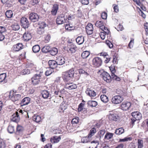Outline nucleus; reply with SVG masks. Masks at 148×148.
Segmentation results:
<instances>
[{"label":"nucleus","mask_w":148,"mask_h":148,"mask_svg":"<svg viewBox=\"0 0 148 148\" xmlns=\"http://www.w3.org/2000/svg\"><path fill=\"white\" fill-rule=\"evenodd\" d=\"M60 107L61 109L64 110L67 108V105L64 103H62L60 105Z\"/></svg>","instance_id":"nucleus-52"},{"label":"nucleus","mask_w":148,"mask_h":148,"mask_svg":"<svg viewBox=\"0 0 148 148\" xmlns=\"http://www.w3.org/2000/svg\"><path fill=\"white\" fill-rule=\"evenodd\" d=\"M56 61L58 64L60 65L63 64L65 62V58L63 57L60 56L57 57Z\"/></svg>","instance_id":"nucleus-20"},{"label":"nucleus","mask_w":148,"mask_h":148,"mask_svg":"<svg viewBox=\"0 0 148 148\" xmlns=\"http://www.w3.org/2000/svg\"><path fill=\"white\" fill-rule=\"evenodd\" d=\"M88 104L90 107H95L97 105V103L95 101H89L88 102Z\"/></svg>","instance_id":"nucleus-31"},{"label":"nucleus","mask_w":148,"mask_h":148,"mask_svg":"<svg viewBox=\"0 0 148 148\" xmlns=\"http://www.w3.org/2000/svg\"><path fill=\"white\" fill-rule=\"evenodd\" d=\"M124 131V129L121 127L116 130L115 132L116 134L119 135L123 133Z\"/></svg>","instance_id":"nucleus-37"},{"label":"nucleus","mask_w":148,"mask_h":148,"mask_svg":"<svg viewBox=\"0 0 148 148\" xmlns=\"http://www.w3.org/2000/svg\"><path fill=\"white\" fill-rule=\"evenodd\" d=\"M91 145L89 148H97L99 143L97 141H93L91 142Z\"/></svg>","instance_id":"nucleus-30"},{"label":"nucleus","mask_w":148,"mask_h":148,"mask_svg":"<svg viewBox=\"0 0 148 148\" xmlns=\"http://www.w3.org/2000/svg\"><path fill=\"white\" fill-rule=\"evenodd\" d=\"M112 77L113 79L117 81H119L121 80V78L119 77H118L116 75L114 74V73H112Z\"/></svg>","instance_id":"nucleus-50"},{"label":"nucleus","mask_w":148,"mask_h":148,"mask_svg":"<svg viewBox=\"0 0 148 148\" xmlns=\"http://www.w3.org/2000/svg\"><path fill=\"white\" fill-rule=\"evenodd\" d=\"M32 49L34 53H36L40 51V48L39 45H36L33 47Z\"/></svg>","instance_id":"nucleus-34"},{"label":"nucleus","mask_w":148,"mask_h":148,"mask_svg":"<svg viewBox=\"0 0 148 148\" xmlns=\"http://www.w3.org/2000/svg\"><path fill=\"white\" fill-rule=\"evenodd\" d=\"M20 21L21 25L23 28L26 29L29 27L30 23L26 18L24 17H22Z\"/></svg>","instance_id":"nucleus-5"},{"label":"nucleus","mask_w":148,"mask_h":148,"mask_svg":"<svg viewBox=\"0 0 148 148\" xmlns=\"http://www.w3.org/2000/svg\"><path fill=\"white\" fill-rule=\"evenodd\" d=\"M101 100L104 103H107L108 101V97L105 95H102L100 96Z\"/></svg>","instance_id":"nucleus-36"},{"label":"nucleus","mask_w":148,"mask_h":148,"mask_svg":"<svg viewBox=\"0 0 148 148\" xmlns=\"http://www.w3.org/2000/svg\"><path fill=\"white\" fill-rule=\"evenodd\" d=\"M131 106V103L130 102H123L121 106V109L123 110H128Z\"/></svg>","instance_id":"nucleus-12"},{"label":"nucleus","mask_w":148,"mask_h":148,"mask_svg":"<svg viewBox=\"0 0 148 148\" xmlns=\"http://www.w3.org/2000/svg\"><path fill=\"white\" fill-rule=\"evenodd\" d=\"M79 1L84 5H87L89 3L88 0H79Z\"/></svg>","instance_id":"nucleus-61"},{"label":"nucleus","mask_w":148,"mask_h":148,"mask_svg":"<svg viewBox=\"0 0 148 148\" xmlns=\"http://www.w3.org/2000/svg\"><path fill=\"white\" fill-rule=\"evenodd\" d=\"M5 15L8 18H11L12 17L13 13L11 10H7L5 12Z\"/></svg>","instance_id":"nucleus-41"},{"label":"nucleus","mask_w":148,"mask_h":148,"mask_svg":"<svg viewBox=\"0 0 148 148\" xmlns=\"http://www.w3.org/2000/svg\"><path fill=\"white\" fill-rule=\"evenodd\" d=\"M23 44L21 43H18L13 46L12 50L13 52L18 51L22 49L23 47Z\"/></svg>","instance_id":"nucleus-10"},{"label":"nucleus","mask_w":148,"mask_h":148,"mask_svg":"<svg viewBox=\"0 0 148 148\" xmlns=\"http://www.w3.org/2000/svg\"><path fill=\"white\" fill-rule=\"evenodd\" d=\"M83 106L84 104L82 103H80L79 106V107L78 109V111L79 112L81 111L83 109Z\"/></svg>","instance_id":"nucleus-60"},{"label":"nucleus","mask_w":148,"mask_h":148,"mask_svg":"<svg viewBox=\"0 0 148 148\" xmlns=\"http://www.w3.org/2000/svg\"><path fill=\"white\" fill-rule=\"evenodd\" d=\"M90 54V53L89 51H85L82 53V56L83 58H86L89 56Z\"/></svg>","instance_id":"nucleus-42"},{"label":"nucleus","mask_w":148,"mask_h":148,"mask_svg":"<svg viewBox=\"0 0 148 148\" xmlns=\"http://www.w3.org/2000/svg\"><path fill=\"white\" fill-rule=\"evenodd\" d=\"M23 39L24 41H28L32 38V34L30 31H28L24 34L23 36Z\"/></svg>","instance_id":"nucleus-14"},{"label":"nucleus","mask_w":148,"mask_h":148,"mask_svg":"<svg viewBox=\"0 0 148 148\" xmlns=\"http://www.w3.org/2000/svg\"><path fill=\"white\" fill-rule=\"evenodd\" d=\"M123 100V97L119 95H117L113 97L112 99V102L114 104H118L120 103Z\"/></svg>","instance_id":"nucleus-4"},{"label":"nucleus","mask_w":148,"mask_h":148,"mask_svg":"<svg viewBox=\"0 0 148 148\" xmlns=\"http://www.w3.org/2000/svg\"><path fill=\"white\" fill-rule=\"evenodd\" d=\"M103 29H101L106 34H108L109 33V30L108 28L106 27L104 25L103 27Z\"/></svg>","instance_id":"nucleus-53"},{"label":"nucleus","mask_w":148,"mask_h":148,"mask_svg":"<svg viewBox=\"0 0 148 148\" xmlns=\"http://www.w3.org/2000/svg\"><path fill=\"white\" fill-rule=\"evenodd\" d=\"M62 131L59 128L53 130V133L57 134H61L62 133Z\"/></svg>","instance_id":"nucleus-55"},{"label":"nucleus","mask_w":148,"mask_h":148,"mask_svg":"<svg viewBox=\"0 0 148 148\" xmlns=\"http://www.w3.org/2000/svg\"><path fill=\"white\" fill-rule=\"evenodd\" d=\"M102 76L104 80L108 83L111 82V77L109 74L106 72H103L102 74Z\"/></svg>","instance_id":"nucleus-13"},{"label":"nucleus","mask_w":148,"mask_h":148,"mask_svg":"<svg viewBox=\"0 0 148 148\" xmlns=\"http://www.w3.org/2000/svg\"><path fill=\"white\" fill-rule=\"evenodd\" d=\"M6 145L5 143L2 142L0 143V148H5Z\"/></svg>","instance_id":"nucleus-64"},{"label":"nucleus","mask_w":148,"mask_h":148,"mask_svg":"<svg viewBox=\"0 0 148 148\" xmlns=\"http://www.w3.org/2000/svg\"><path fill=\"white\" fill-rule=\"evenodd\" d=\"M79 121V118L77 117H75L72 120L71 123L72 124H77Z\"/></svg>","instance_id":"nucleus-48"},{"label":"nucleus","mask_w":148,"mask_h":148,"mask_svg":"<svg viewBox=\"0 0 148 148\" xmlns=\"http://www.w3.org/2000/svg\"><path fill=\"white\" fill-rule=\"evenodd\" d=\"M30 101V99L29 97H25L22 100L21 103V106H23L28 105Z\"/></svg>","instance_id":"nucleus-21"},{"label":"nucleus","mask_w":148,"mask_h":148,"mask_svg":"<svg viewBox=\"0 0 148 148\" xmlns=\"http://www.w3.org/2000/svg\"><path fill=\"white\" fill-rule=\"evenodd\" d=\"M113 136V133L107 132L105 136L104 139L106 140H109L111 139Z\"/></svg>","instance_id":"nucleus-32"},{"label":"nucleus","mask_w":148,"mask_h":148,"mask_svg":"<svg viewBox=\"0 0 148 148\" xmlns=\"http://www.w3.org/2000/svg\"><path fill=\"white\" fill-rule=\"evenodd\" d=\"M29 18L32 22H35L38 21L39 17L36 13H31L29 14Z\"/></svg>","instance_id":"nucleus-9"},{"label":"nucleus","mask_w":148,"mask_h":148,"mask_svg":"<svg viewBox=\"0 0 148 148\" xmlns=\"http://www.w3.org/2000/svg\"><path fill=\"white\" fill-rule=\"evenodd\" d=\"M53 72V69L50 68H49L45 72V75L47 76H49Z\"/></svg>","instance_id":"nucleus-47"},{"label":"nucleus","mask_w":148,"mask_h":148,"mask_svg":"<svg viewBox=\"0 0 148 148\" xmlns=\"http://www.w3.org/2000/svg\"><path fill=\"white\" fill-rule=\"evenodd\" d=\"M58 9V5L55 4L53 5L51 10V13L52 15H55L56 14Z\"/></svg>","instance_id":"nucleus-28"},{"label":"nucleus","mask_w":148,"mask_h":148,"mask_svg":"<svg viewBox=\"0 0 148 148\" xmlns=\"http://www.w3.org/2000/svg\"><path fill=\"white\" fill-rule=\"evenodd\" d=\"M30 73V70L27 69H23L21 72V73L23 75L29 74Z\"/></svg>","instance_id":"nucleus-49"},{"label":"nucleus","mask_w":148,"mask_h":148,"mask_svg":"<svg viewBox=\"0 0 148 148\" xmlns=\"http://www.w3.org/2000/svg\"><path fill=\"white\" fill-rule=\"evenodd\" d=\"M58 52V49L56 48H52L51 50L50 51V54L52 56H55L56 55Z\"/></svg>","instance_id":"nucleus-39"},{"label":"nucleus","mask_w":148,"mask_h":148,"mask_svg":"<svg viewBox=\"0 0 148 148\" xmlns=\"http://www.w3.org/2000/svg\"><path fill=\"white\" fill-rule=\"evenodd\" d=\"M12 120L14 122H18L20 120V117L18 114V112L17 111L14 113L12 116Z\"/></svg>","instance_id":"nucleus-19"},{"label":"nucleus","mask_w":148,"mask_h":148,"mask_svg":"<svg viewBox=\"0 0 148 148\" xmlns=\"http://www.w3.org/2000/svg\"><path fill=\"white\" fill-rule=\"evenodd\" d=\"M6 75L5 73H3L0 75V82L2 84L6 83L7 80L6 79Z\"/></svg>","instance_id":"nucleus-25"},{"label":"nucleus","mask_w":148,"mask_h":148,"mask_svg":"<svg viewBox=\"0 0 148 148\" xmlns=\"http://www.w3.org/2000/svg\"><path fill=\"white\" fill-rule=\"evenodd\" d=\"M106 130H100L98 133V135L100 137V139L102 138L106 133Z\"/></svg>","instance_id":"nucleus-46"},{"label":"nucleus","mask_w":148,"mask_h":148,"mask_svg":"<svg viewBox=\"0 0 148 148\" xmlns=\"http://www.w3.org/2000/svg\"><path fill=\"white\" fill-rule=\"evenodd\" d=\"M41 94L42 97L44 99L48 98L50 95L49 92L46 90L42 91Z\"/></svg>","instance_id":"nucleus-27"},{"label":"nucleus","mask_w":148,"mask_h":148,"mask_svg":"<svg viewBox=\"0 0 148 148\" xmlns=\"http://www.w3.org/2000/svg\"><path fill=\"white\" fill-rule=\"evenodd\" d=\"M77 47L75 45L71 44L68 45L67 51L71 53H75Z\"/></svg>","instance_id":"nucleus-17"},{"label":"nucleus","mask_w":148,"mask_h":148,"mask_svg":"<svg viewBox=\"0 0 148 148\" xmlns=\"http://www.w3.org/2000/svg\"><path fill=\"white\" fill-rule=\"evenodd\" d=\"M144 28L146 32V35H148V23H146L144 24Z\"/></svg>","instance_id":"nucleus-54"},{"label":"nucleus","mask_w":148,"mask_h":148,"mask_svg":"<svg viewBox=\"0 0 148 148\" xmlns=\"http://www.w3.org/2000/svg\"><path fill=\"white\" fill-rule=\"evenodd\" d=\"M104 58L105 59L104 62L106 63H107L110 60V58L109 57L108 55L106 57H104Z\"/></svg>","instance_id":"nucleus-62"},{"label":"nucleus","mask_w":148,"mask_h":148,"mask_svg":"<svg viewBox=\"0 0 148 148\" xmlns=\"http://www.w3.org/2000/svg\"><path fill=\"white\" fill-rule=\"evenodd\" d=\"M118 61L117 58L116 57L115 55L113 56V60L112 62L113 64H116Z\"/></svg>","instance_id":"nucleus-63"},{"label":"nucleus","mask_w":148,"mask_h":148,"mask_svg":"<svg viewBox=\"0 0 148 148\" xmlns=\"http://www.w3.org/2000/svg\"><path fill=\"white\" fill-rule=\"evenodd\" d=\"M95 25L97 27H99L100 29H103V27L104 25L103 22L101 21H97L95 23Z\"/></svg>","instance_id":"nucleus-33"},{"label":"nucleus","mask_w":148,"mask_h":148,"mask_svg":"<svg viewBox=\"0 0 148 148\" xmlns=\"http://www.w3.org/2000/svg\"><path fill=\"white\" fill-rule=\"evenodd\" d=\"M132 115L134 118L137 120H139L142 118L141 114L138 111L132 112Z\"/></svg>","instance_id":"nucleus-15"},{"label":"nucleus","mask_w":148,"mask_h":148,"mask_svg":"<svg viewBox=\"0 0 148 148\" xmlns=\"http://www.w3.org/2000/svg\"><path fill=\"white\" fill-rule=\"evenodd\" d=\"M36 71L37 73L32 78V83L34 85L38 84L40 82V79L43 73V71L41 69Z\"/></svg>","instance_id":"nucleus-2"},{"label":"nucleus","mask_w":148,"mask_h":148,"mask_svg":"<svg viewBox=\"0 0 148 148\" xmlns=\"http://www.w3.org/2000/svg\"><path fill=\"white\" fill-rule=\"evenodd\" d=\"M42 50L43 52L46 53L49 52L50 50V48L49 46H45L42 49Z\"/></svg>","instance_id":"nucleus-38"},{"label":"nucleus","mask_w":148,"mask_h":148,"mask_svg":"<svg viewBox=\"0 0 148 148\" xmlns=\"http://www.w3.org/2000/svg\"><path fill=\"white\" fill-rule=\"evenodd\" d=\"M23 130V127L21 126L18 125L16 128V133L17 134H19L22 132Z\"/></svg>","instance_id":"nucleus-45"},{"label":"nucleus","mask_w":148,"mask_h":148,"mask_svg":"<svg viewBox=\"0 0 148 148\" xmlns=\"http://www.w3.org/2000/svg\"><path fill=\"white\" fill-rule=\"evenodd\" d=\"M74 74V70L71 69L68 71L63 73L62 78L64 82H68L73 78Z\"/></svg>","instance_id":"nucleus-1"},{"label":"nucleus","mask_w":148,"mask_h":148,"mask_svg":"<svg viewBox=\"0 0 148 148\" xmlns=\"http://www.w3.org/2000/svg\"><path fill=\"white\" fill-rule=\"evenodd\" d=\"M48 64L50 68L54 69L57 67L58 65L56 60H50L48 62Z\"/></svg>","instance_id":"nucleus-22"},{"label":"nucleus","mask_w":148,"mask_h":148,"mask_svg":"<svg viewBox=\"0 0 148 148\" xmlns=\"http://www.w3.org/2000/svg\"><path fill=\"white\" fill-rule=\"evenodd\" d=\"M77 87V86L72 83H69L66 84L65 86V88L69 90L75 89Z\"/></svg>","instance_id":"nucleus-16"},{"label":"nucleus","mask_w":148,"mask_h":148,"mask_svg":"<svg viewBox=\"0 0 148 148\" xmlns=\"http://www.w3.org/2000/svg\"><path fill=\"white\" fill-rule=\"evenodd\" d=\"M86 33L88 35H90L93 33V25L90 23H88L86 28Z\"/></svg>","instance_id":"nucleus-11"},{"label":"nucleus","mask_w":148,"mask_h":148,"mask_svg":"<svg viewBox=\"0 0 148 148\" xmlns=\"http://www.w3.org/2000/svg\"><path fill=\"white\" fill-rule=\"evenodd\" d=\"M92 62V64L94 66L99 67L101 65L102 60L100 58L97 57L93 59Z\"/></svg>","instance_id":"nucleus-7"},{"label":"nucleus","mask_w":148,"mask_h":148,"mask_svg":"<svg viewBox=\"0 0 148 148\" xmlns=\"http://www.w3.org/2000/svg\"><path fill=\"white\" fill-rule=\"evenodd\" d=\"M96 129L95 127H93L90 130L89 134L88 135V137L91 138L92 136H93L96 132Z\"/></svg>","instance_id":"nucleus-40"},{"label":"nucleus","mask_w":148,"mask_h":148,"mask_svg":"<svg viewBox=\"0 0 148 148\" xmlns=\"http://www.w3.org/2000/svg\"><path fill=\"white\" fill-rule=\"evenodd\" d=\"M106 43L110 48H111L113 47V45L110 41L108 40L106 41Z\"/></svg>","instance_id":"nucleus-56"},{"label":"nucleus","mask_w":148,"mask_h":148,"mask_svg":"<svg viewBox=\"0 0 148 148\" xmlns=\"http://www.w3.org/2000/svg\"><path fill=\"white\" fill-rule=\"evenodd\" d=\"M21 97V96L19 94L12 92L10 93L9 98L13 101H15L19 100Z\"/></svg>","instance_id":"nucleus-8"},{"label":"nucleus","mask_w":148,"mask_h":148,"mask_svg":"<svg viewBox=\"0 0 148 148\" xmlns=\"http://www.w3.org/2000/svg\"><path fill=\"white\" fill-rule=\"evenodd\" d=\"M67 20L65 19V16L63 14L60 15L58 16L56 19V23L59 25L65 23H66Z\"/></svg>","instance_id":"nucleus-6"},{"label":"nucleus","mask_w":148,"mask_h":148,"mask_svg":"<svg viewBox=\"0 0 148 148\" xmlns=\"http://www.w3.org/2000/svg\"><path fill=\"white\" fill-rule=\"evenodd\" d=\"M139 10L140 11L139 12V14L143 18H145L146 17V15L143 12V11L140 9Z\"/></svg>","instance_id":"nucleus-59"},{"label":"nucleus","mask_w":148,"mask_h":148,"mask_svg":"<svg viewBox=\"0 0 148 148\" xmlns=\"http://www.w3.org/2000/svg\"><path fill=\"white\" fill-rule=\"evenodd\" d=\"M61 139V137L60 136H55L52 137L51 138L50 141L52 143H58Z\"/></svg>","instance_id":"nucleus-24"},{"label":"nucleus","mask_w":148,"mask_h":148,"mask_svg":"<svg viewBox=\"0 0 148 148\" xmlns=\"http://www.w3.org/2000/svg\"><path fill=\"white\" fill-rule=\"evenodd\" d=\"M47 25L44 22H39L38 23V27L37 28V33L39 34H42L45 32V28Z\"/></svg>","instance_id":"nucleus-3"},{"label":"nucleus","mask_w":148,"mask_h":148,"mask_svg":"<svg viewBox=\"0 0 148 148\" xmlns=\"http://www.w3.org/2000/svg\"><path fill=\"white\" fill-rule=\"evenodd\" d=\"M86 93L87 95L90 97H95L96 95V92L93 90L88 88L86 91Z\"/></svg>","instance_id":"nucleus-23"},{"label":"nucleus","mask_w":148,"mask_h":148,"mask_svg":"<svg viewBox=\"0 0 148 148\" xmlns=\"http://www.w3.org/2000/svg\"><path fill=\"white\" fill-rule=\"evenodd\" d=\"M33 119L34 121L37 123L40 122L41 120V117L38 115H34Z\"/></svg>","instance_id":"nucleus-43"},{"label":"nucleus","mask_w":148,"mask_h":148,"mask_svg":"<svg viewBox=\"0 0 148 148\" xmlns=\"http://www.w3.org/2000/svg\"><path fill=\"white\" fill-rule=\"evenodd\" d=\"M107 16V14L105 12L102 13L101 16L102 19H106Z\"/></svg>","instance_id":"nucleus-58"},{"label":"nucleus","mask_w":148,"mask_h":148,"mask_svg":"<svg viewBox=\"0 0 148 148\" xmlns=\"http://www.w3.org/2000/svg\"><path fill=\"white\" fill-rule=\"evenodd\" d=\"M76 42L79 45H81L83 43L84 40V36H79L76 39Z\"/></svg>","instance_id":"nucleus-29"},{"label":"nucleus","mask_w":148,"mask_h":148,"mask_svg":"<svg viewBox=\"0 0 148 148\" xmlns=\"http://www.w3.org/2000/svg\"><path fill=\"white\" fill-rule=\"evenodd\" d=\"M138 148H143V141L141 139L138 140Z\"/></svg>","instance_id":"nucleus-44"},{"label":"nucleus","mask_w":148,"mask_h":148,"mask_svg":"<svg viewBox=\"0 0 148 148\" xmlns=\"http://www.w3.org/2000/svg\"><path fill=\"white\" fill-rule=\"evenodd\" d=\"M20 26L17 24H15L12 26L13 29L15 31L18 30L20 29Z\"/></svg>","instance_id":"nucleus-51"},{"label":"nucleus","mask_w":148,"mask_h":148,"mask_svg":"<svg viewBox=\"0 0 148 148\" xmlns=\"http://www.w3.org/2000/svg\"><path fill=\"white\" fill-rule=\"evenodd\" d=\"M8 132L10 134H12L14 132L15 130L14 126L11 125H9L8 128Z\"/></svg>","instance_id":"nucleus-35"},{"label":"nucleus","mask_w":148,"mask_h":148,"mask_svg":"<svg viewBox=\"0 0 148 148\" xmlns=\"http://www.w3.org/2000/svg\"><path fill=\"white\" fill-rule=\"evenodd\" d=\"M45 42H48L50 40V36L49 34H47L45 37Z\"/></svg>","instance_id":"nucleus-57"},{"label":"nucleus","mask_w":148,"mask_h":148,"mask_svg":"<svg viewBox=\"0 0 148 148\" xmlns=\"http://www.w3.org/2000/svg\"><path fill=\"white\" fill-rule=\"evenodd\" d=\"M109 118L110 119L112 120L115 121H117L119 119V117L116 114H110L109 116Z\"/></svg>","instance_id":"nucleus-26"},{"label":"nucleus","mask_w":148,"mask_h":148,"mask_svg":"<svg viewBox=\"0 0 148 148\" xmlns=\"http://www.w3.org/2000/svg\"><path fill=\"white\" fill-rule=\"evenodd\" d=\"M78 71L79 74L83 75L85 77H87L90 75V73L89 71H85L82 69H79Z\"/></svg>","instance_id":"nucleus-18"}]
</instances>
